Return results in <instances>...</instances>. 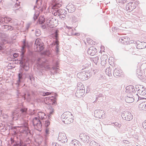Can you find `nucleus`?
Returning <instances> with one entry per match:
<instances>
[{"mask_svg": "<svg viewBox=\"0 0 146 146\" xmlns=\"http://www.w3.org/2000/svg\"><path fill=\"white\" fill-rule=\"evenodd\" d=\"M77 90L80 89V90H82V89H84L85 90L84 85L82 83L80 82H78L77 84Z\"/></svg>", "mask_w": 146, "mask_h": 146, "instance_id": "obj_35", "label": "nucleus"}, {"mask_svg": "<svg viewBox=\"0 0 146 146\" xmlns=\"http://www.w3.org/2000/svg\"><path fill=\"white\" fill-rule=\"evenodd\" d=\"M55 21L53 18L49 19L47 20L46 21V23L48 26L50 28H52L54 27V21Z\"/></svg>", "mask_w": 146, "mask_h": 146, "instance_id": "obj_24", "label": "nucleus"}, {"mask_svg": "<svg viewBox=\"0 0 146 146\" xmlns=\"http://www.w3.org/2000/svg\"><path fill=\"white\" fill-rule=\"evenodd\" d=\"M7 127V130L8 129L9 130H10L11 129L13 131V132H14V133L15 134H17V132L15 130V129H16L17 128V126H12L11 125H6Z\"/></svg>", "mask_w": 146, "mask_h": 146, "instance_id": "obj_31", "label": "nucleus"}, {"mask_svg": "<svg viewBox=\"0 0 146 146\" xmlns=\"http://www.w3.org/2000/svg\"><path fill=\"white\" fill-rule=\"evenodd\" d=\"M136 47L138 49H142L145 48L146 47V42H141L139 41L137 42Z\"/></svg>", "mask_w": 146, "mask_h": 146, "instance_id": "obj_20", "label": "nucleus"}, {"mask_svg": "<svg viewBox=\"0 0 146 146\" xmlns=\"http://www.w3.org/2000/svg\"><path fill=\"white\" fill-rule=\"evenodd\" d=\"M35 35L36 36H38L41 34V32L39 29H36L35 31Z\"/></svg>", "mask_w": 146, "mask_h": 146, "instance_id": "obj_38", "label": "nucleus"}, {"mask_svg": "<svg viewBox=\"0 0 146 146\" xmlns=\"http://www.w3.org/2000/svg\"><path fill=\"white\" fill-rule=\"evenodd\" d=\"M80 139L85 143H88L90 141V137L89 136L84 133H82L79 135Z\"/></svg>", "mask_w": 146, "mask_h": 146, "instance_id": "obj_10", "label": "nucleus"}, {"mask_svg": "<svg viewBox=\"0 0 146 146\" xmlns=\"http://www.w3.org/2000/svg\"><path fill=\"white\" fill-rule=\"evenodd\" d=\"M99 145L94 141H91L90 144V146H98Z\"/></svg>", "mask_w": 146, "mask_h": 146, "instance_id": "obj_37", "label": "nucleus"}, {"mask_svg": "<svg viewBox=\"0 0 146 146\" xmlns=\"http://www.w3.org/2000/svg\"><path fill=\"white\" fill-rule=\"evenodd\" d=\"M50 100L52 103V106H50L49 108V113L47 115L48 118L50 119V116L52 115L54 112V111L55 110V108L54 107L57 104L56 102V97H54L53 99H50V98L49 97H46L44 99V101L46 100Z\"/></svg>", "mask_w": 146, "mask_h": 146, "instance_id": "obj_3", "label": "nucleus"}, {"mask_svg": "<svg viewBox=\"0 0 146 146\" xmlns=\"http://www.w3.org/2000/svg\"><path fill=\"white\" fill-rule=\"evenodd\" d=\"M38 115L39 119L42 120L43 121H44V120H45L47 118V115L44 112H39L38 113Z\"/></svg>", "mask_w": 146, "mask_h": 146, "instance_id": "obj_25", "label": "nucleus"}, {"mask_svg": "<svg viewBox=\"0 0 146 146\" xmlns=\"http://www.w3.org/2000/svg\"><path fill=\"white\" fill-rule=\"evenodd\" d=\"M33 123L35 128L39 131L42 130V122L38 117H35L33 120Z\"/></svg>", "mask_w": 146, "mask_h": 146, "instance_id": "obj_4", "label": "nucleus"}, {"mask_svg": "<svg viewBox=\"0 0 146 146\" xmlns=\"http://www.w3.org/2000/svg\"><path fill=\"white\" fill-rule=\"evenodd\" d=\"M52 69L56 71V72L58 71V70H59V69L57 67H53L52 68Z\"/></svg>", "mask_w": 146, "mask_h": 146, "instance_id": "obj_57", "label": "nucleus"}, {"mask_svg": "<svg viewBox=\"0 0 146 146\" xmlns=\"http://www.w3.org/2000/svg\"><path fill=\"white\" fill-rule=\"evenodd\" d=\"M6 22L4 18H2L0 19V25H3Z\"/></svg>", "mask_w": 146, "mask_h": 146, "instance_id": "obj_42", "label": "nucleus"}, {"mask_svg": "<svg viewBox=\"0 0 146 146\" xmlns=\"http://www.w3.org/2000/svg\"><path fill=\"white\" fill-rule=\"evenodd\" d=\"M52 36L55 39V40L53 41V44L54 45H56L55 50L56 53H58L59 51V42L58 40V31H56Z\"/></svg>", "mask_w": 146, "mask_h": 146, "instance_id": "obj_7", "label": "nucleus"}, {"mask_svg": "<svg viewBox=\"0 0 146 146\" xmlns=\"http://www.w3.org/2000/svg\"><path fill=\"white\" fill-rule=\"evenodd\" d=\"M119 29L117 27H113L112 28V30L113 32H116L119 30Z\"/></svg>", "mask_w": 146, "mask_h": 146, "instance_id": "obj_45", "label": "nucleus"}, {"mask_svg": "<svg viewBox=\"0 0 146 146\" xmlns=\"http://www.w3.org/2000/svg\"><path fill=\"white\" fill-rule=\"evenodd\" d=\"M129 38L127 36L122 37L121 38L119 39V41L125 45H127L129 43Z\"/></svg>", "mask_w": 146, "mask_h": 146, "instance_id": "obj_19", "label": "nucleus"}, {"mask_svg": "<svg viewBox=\"0 0 146 146\" xmlns=\"http://www.w3.org/2000/svg\"><path fill=\"white\" fill-rule=\"evenodd\" d=\"M107 59V56L106 55H104L102 56L101 58V64H102L104 63L105 64L106 62V60Z\"/></svg>", "mask_w": 146, "mask_h": 146, "instance_id": "obj_34", "label": "nucleus"}, {"mask_svg": "<svg viewBox=\"0 0 146 146\" xmlns=\"http://www.w3.org/2000/svg\"><path fill=\"white\" fill-rule=\"evenodd\" d=\"M4 49V48L3 47V45L2 44H0V51Z\"/></svg>", "mask_w": 146, "mask_h": 146, "instance_id": "obj_59", "label": "nucleus"}, {"mask_svg": "<svg viewBox=\"0 0 146 146\" xmlns=\"http://www.w3.org/2000/svg\"><path fill=\"white\" fill-rule=\"evenodd\" d=\"M44 19L42 21H41L40 20V19H39V23L40 24H42L44 23Z\"/></svg>", "mask_w": 146, "mask_h": 146, "instance_id": "obj_61", "label": "nucleus"}, {"mask_svg": "<svg viewBox=\"0 0 146 146\" xmlns=\"http://www.w3.org/2000/svg\"><path fill=\"white\" fill-rule=\"evenodd\" d=\"M3 131H5L7 130V127L6 125H5L3 128L1 129Z\"/></svg>", "mask_w": 146, "mask_h": 146, "instance_id": "obj_54", "label": "nucleus"}, {"mask_svg": "<svg viewBox=\"0 0 146 146\" xmlns=\"http://www.w3.org/2000/svg\"><path fill=\"white\" fill-rule=\"evenodd\" d=\"M23 48H22V52L21 54V59L20 63L22 65L23 69L25 71H27L29 69V67L26 64L25 57L24 55L25 51H24Z\"/></svg>", "mask_w": 146, "mask_h": 146, "instance_id": "obj_5", "label": "nucleus"}, {"mask_svg": "<svg viewBox=\"0 0 146 146\" xmlns=\"http://www.w3.org/2000/svg\"><path fill=\"white\" fill-rule=\"evenodd\" d=\"M70 144L71 146H82L81 143L76 139L72 140L70 143Z\"/></svg>", "mask_w": 146, "mask_h": 146, "instance_id": "obj_26", "label": "nucleus"}, {"mask_svg": "<svg viewBox=\"0 0 146 146\" xmlns=\"http://www.w3.org/2000/svg\"><path fill=\"white\" fill-rule=\"evenodd\" d=\"M85 93V90L78 89L75 93L76 96L78 98H81L84 95Z\"/></svg>", "mask_w": 146, "mask_h": 146, "instance_id": "obj_21", "label": "nucleus"}, {"mask_svg": "<svg viewBox=\"0 0 146 146\" xmlns=\"http://www.w3.org/2000/svg\"><path fill=\"white\" fill-rule=\"evenodd\" d=\"M49 129L47 127L46 128L45 130V132L46 135H48L49 133Z\"/></svg>", "mask_w": 146, "mask_h": 146, "instance_id": "obj_55", "label": "nucleus"}, {"mask_svg": "<svg viewBox=\"0 0 146 146\" xmlns=\"http://www.w3.org/2000/svg\"><path fill=\"white\" fill-rule=\"evenodd\" d=\"M14 146H23L21 143V142H15V144H13Z\"/></svg>", "mask_w": 146, "mask_h": 146, "instance_id": "obj_47", "label": "nucleus"}, {"mask_svg": "<svg viewBox=\"0 0 146 146\" xmlns=\"http://www.w3.org/2000/svg\"><path fill=\"white\" fill-rule=\"evenodd\" d=\"M38 40H36L34 45V48L35 51L40 52L44 49L43 46L41 44L38 43Z\"/></svg>", "mask_w": 146, "mask_h": 146, "instance_id": "obj_13", "label": "nucleus"}, {"mask_svg": "<svg viewBox=\"0 0 146 146\" xmlns=\"http://www.w3.org/2000/svg\"><path fill=\"white\" fill-rule=\"evenodd\" d=\"M138 93L141 95H145L146 94V90L145 88H144V87H143V88L140 90L139 89L138 90Z\"/></svg>", "mask_w": 146, "mask_h": 146, "instance_id": "obj_30", "label": "nucleus"}, {"mask_svg": "<svg viewBox=\"0 0 146 146\" xmlns=\"http://www.w3.org/2000/svg\"><path fill=\"white\" fill-rule=\"evenodd\" d=\"M13 56L15 58H16L18 56V54L17 53H15L13 54Z\"/></svg>", "mask_w": 146, "mask_h": 146, "instance_id": "obj_60", "label": "nucleus"}, {"mask_svg": "<svg viewBox=\"0 0 146 146\" xmlns=\"http://www.w3.org/2000/svg\"><path fill=\"white\" fill-rule=\"evenodd\" d=\"M23 47H22V48H21V53L22 52V48H24L25 47H26V46H27V45H26V40H24L23 41ZM24 49V51H25V52H24V53H25V50L24 49Z\"/></svg>", "mask_w": 146, "mask_h": 146, "instance_id": "obj_46", "label": "nucleus"}, {"mask_svg": "<svg viewBox=\"0 0 146 146\" xmlns=\"http://www.w3.org/2000/svg\"><path fill=\"white\" fill-rule=\"evenodd\" d=\"M52 14L55 16L58 17L60 15L66 14L67 11L64 9H60L54 10L52 12Z\"/></svg>", "mask_w": 146, "mask_h": 146, "instance_id": "obj_11", "label": "nucleus"}, {"mask_svg": "<svg viewBox=\"0 0 146 146\" xmlns=\"http://www.w3.org/2000/svg\"><path fill=\"white\" fill-rule=\"evenodd\" d=\"M27 108L22 107L19 110H15L12 113V119L14 120H16L19 119H22L27 114Z\"/></svg>", "mask_w": 146, "mask_h": 146, "instance_id": "obj_1", "label": "nucleus"}, {"mask_svg": "<svg viewBox=\"0 0 146 146\" xmlns=\"http://www.w3.org/2000/svg\"><path fill=\"white\" fill-rule=\"evenodd\" d=\"M66 9H67L68 12L70 13L74 12L75 9L74 6L71 3H69L66 6Z\"/></svg>", "mask_w": 146, "mask_h": 146, "instance_id": "obj_23", "label": "nucleus"}, {"mask_svg": "<svg viewBox=\"0 0 146 146\" xmlns=\"http://www.w3.org/2000/svg\"><path fill=\"white\" fill-rule=\"evenodd\" d=\"M43 122H44L45 126L46 128L50 124V122L49 121V120H46L45 121H44Z\"/></svg>", "mask_w": 146, "mask_h": 146, "instance_id": "obj_39", "label": "nucleus"}, {"mask_svg": "<svg viewBox=\"0 0 146 146\" xmlns=\"http://www.w3.org/2000/svg\"><path fill=\"white\" fill-rule=\"evenodd\" d=\"M62 121L65 124H69L73 121V116L69 111L64 112L61 116Z\"/></svg>", "mask_w": 146, "mask_h": 146, "instance_id": "obj_2", "label": "nucleus"}, {"mask_svg": "<svg viewBox=\"0 0 146 146\" xmlns=\"http://www.w3.org/2000/svg\"><path fill=\"white\" fill-rule=\"evenodd\" d=\"M111 70L110 68H107L105 71L106 73V74L109 76H110L111 75Z\"/></svg>", "mask_w": 146, "mask_h": 146, "instance_id": "obj_36", "label": "nucleus"}, {"mask_svg": "<svg viewBox=\"0 0 146 146\" xmlns=\"http://www.w3.org/2000/svg\"><path fill=\"white\" fill-rule=\"evenodd\" d=\"M121 72L118 69L115 68L114 70L113 74L115 77L116 76H119L121 75Z\"/></svg>", "mask_w": 146, "mask_h": 146, "instance_id": "obj_33", "label": "nucleus"}, {"mask_svg": "<svg viewBox=\"0 0 146 146\" xmlns=\"http://www.w3.org/2000/svg\"><path fill=\"white\" fill-rule=\"evenodd\" d=\"M2 29L4 31H7L8 30H7L8 28V25H3L2 26Z\"/></svg>", "mask_w": 146, "mask_h": 146, "instance_id": "obj_43", "label": "nucleus"}, {"mask_svg": "<svg viewBox=\"0 0 146 146\" xmlns=\"http://www.w3.org/2000/svg\"><path fill=\"white\" fill-rule=\"evenodd\" d=\"M26 74L23 73L22 72H20L18 74V80H17L16 84L17 85V87L18 88L20 86V84L23 82L25 78V75Z\"/></svg>", "mask_w": 146, "mask_h": 146, "instance_id": "obj_9", "label": "nucleus"}, {"mask_svg": "<svg viewBox=\"0 0 146 146\" xmlns=\"http://www.w3.org/2000/svg\"><path fill=\"white\" fill-rule=\"evenodd\" d=\"M55 2L53 3L52 7V9L55 10L58 9H57L60 7L62 3V2L61 0H58L56 1V0H54Z\"/></svg>", "mask_w": 146, "mask_h": 146, "instance_id": "obj_18", "label": "nucleus"}, {"mask_svg": "<svg viewBox=\"0 0 146 146\" xmlns=\"http://www.w3.org/2000/svg\"><path fill=\"white\" fill-rule=\"evenodd\" d=\"M104 111L102 110H96L94 111V116L98 118H103Z\"/></svg>", "mask_w": 146, "mask_h": 146, "instance_id": "obj_14", "label": "nucleus"}, {"mask_svg": "<svg viewBox=\"0 0 146 146\" xmlns=\"http://www.w3.org/2000/svg\"><path fill=\"white\" fill-rule=\"evenodd\" d=\"M139 107L140 110L146 111V101H143L140 104Z\"/></svg>", "mask_w": 146, "mask_h": 146, "instance_id": "obj_27", "label": "nucleus"}, {"mask_svg": "<svg viewBox=\"0 0 146 146\" xmlns=\"http://www.w3.org/2000/svg\"><path fill=\"white\" fill-rule=\"evenodd\" d=\"M42 29H47L46 27V26L44 25H43L42 26Z\"/></svg>", "mask_w": 146, "mask_h": 146, "instance_id": "obj_63", "label": "nucleus"}, {"mask_svg": "<svg viewBox=\"0 0 146 146\" xmlns=\"http://www.w3.org/2000/svg\"><path fill=\"white\" fill-rule=\"evenodd\" d=\"M123 142L124 143H125L127 144H128L129 143V141L127 140H123Z\"/></svg>", "mask_w": 146, "mask_h": 146, "instance_id": "obj_62", "label": "nucleus"}, {"mask_svg": "<svg viewBox=\"0 0 146 146\" xmlns=\"http://www.w3.org/2000/svg\"><path fill=\"white\" fill-rule=\"evenodd\" d=\"M59 141H61L62 143H66L68 141L67 137L64 133H60L58 137Z\"/></svg>", "mask_w": 146, "mask_h": 146, "instance_id": "obj_12", "label": "nucleus"}, {"mask_svg": "<svg viewBox=\"0 0 146 146\" xmlns=\"http://www.w3.org/2000/svg\"><path fill=\"white\" fill-rule=\"evenodd\" d=\"M50 94V93L47 92H46L44 93L43 94V96H48Z\"/></svg>", "mask_w": 146, "mask_h": 146, "instance_id": "obj_58", "label": "nucleus"}, {"mask_svg": "<svg viewBox=\"0 0 146 146\" xmlns=\"http://www.w3.org/2000/svg\"><path fill=\"white\" fill-rule=\"evenodd\" d=\"M126 92L129 93H131L132 96L133 95H137V93L136 94V90L134 88V87L132 85H130L127 86L126 88Z\"/></svg>", "mask_w": 146, "mask_h": 146, "instance_id": "obj_16", "label": "nucleus"}, {"mask_svg": "<svg viewBox=\"0 0 146 146\" xmlns=\"http://www.w3.org/2000/svg\"><path fill=\"white\" fill-rule=\"evenodd\" d=\"M142 125L143 128L146 130V120L143 122Z\"/></svg>", "mask_w": 146, "mask_h": 146, "instance_id": "obj_50", "label": "nucleus"}, {"mask_svg": "<svg viewBox=\"0 0 146 146\" xmlns=\"http://www.w3.org/2000/svg\"><path fill=\"white\" fill-rule=\"evenodd\" d=\"M14 29V27L11 26H9L8 25V28L7 30L8 31L9 30L10 31H11L13 30Z\"/></svg>", "mask_w": 146, "mask_h": 146, "instance_id": "obj_53", "label": "nucleus"}, {"mask_svg": "<svg viewBox=\"0 0 146 146\" xmlns=\"http://www.w3.org/2000/svg\"><path fill=\"white\" fill-rule=\"evenodd\" d=\"M141 70L139 68L137 69L136 70V76L140 79L143 78V76H142V74L141 72Z\"/></svg>", "mask_w": 146, "mask_h": 146, "instance_id": "obj_32", "label": "nucleus"}, {"mask_svg": "<svg viewBox=\"0 0 146 146\" xmlns=\"http://www.w3.org/2000/svg\"><path fill=\"white\" fill-rule=\"evenodd\" d=\"M74 35H76V36H79V35L80 34H79V33H75Z\"/></svg>", "mask_w": 146, "mask_h": 146, "instance_id": "obj_64", "label": "nucleus"}, {"mask_svg": "<svg viewBox=\"0 0 146 146\" xmlns=\"http://www.w3.org/2000/svg\"><path fill=\"white\" fill-rule=\"evenodd\" d=\"M80 78H81L83 80H87L88 79L89 77H90V73L88 72H82L80 74Z\"/></svg>", "mask_w": 146, "mask_h": 146, "instance_id": "obj_17", "label": "nucleus"}, {"mask_svg": "<svg viewBox=\"0 0 146 146\" xmlns=\"http://www.w3.org/2000/svg\"><path fill=\"white\" fill-rule=\"evenodd\" d=\"M6 23H8L11 20V18L9 17H4Z\"/></svg>", "mask_w": 146, "mask_h": 146, "instance_id": "obj_41", "label": "nucleus"}, {"mask_svg": "<svg viewBox=\"0 0 146 146\" xmlns=\"http://www.w3.org/2000/svg\"><path fill=\"white\" fill-rule=\"evenodd\" d=\"M28 125L27 123L25 122L23 125L20 126L21 128L19 130L20 132L27 135H31V134L30 130L29 129Z\"/></svg>", "mask_w": 146, "mask_h": 146, "instance_id": "obj_6", "label": "nucleus"}, {"mask_svg": "<svg viewBox=\"0 0 146 146\" xmlns=\"http://www.w3.org/2000/svg\"><path fill=\"white\" fill-rule=\"evenodd\" d=\"M99 59V57L98 56H96V57L93 58V61L97 65V64Z\"/></svg>", "mask_w": 146, "mask_h": 146, "instance_id": "obj_40", "label": "nucleus"}, {"mask_svg": "<svg viewBox=\"0 0 146 146\" xmlns=\"http://www.w3.org/2000/svg\"><path fill=\"white\" fill-rule=\"evenodd\" d=\"M125 46V50L126 51H128L131 49V46L129 44L128 45L127 44Z\"/></svg>", "mask_w": 146, "mask_h": 146, "instance_id": "obj_48", "label": "nucleus"}, {"mask_svg": "<svg viewBox=\"0 0 146 146\" xmlns=\"http://www.w3.org/2000/svg\"><path fill=\"white\" fill-rule=\"evenodd\" d=\"M38 15V14L35 13L33 17V19L34 21H35L37 18Z\"/></svg>", "mask_w": 146, "mask_h": 146, "instance_id": "obj_51", "label": "nucleus"}, {"mask_svg": "<svg viewBox=\"0 0 146 146\" xmlns=\"http://www.w3.org/2000/svg\"><path fill=\"white\" fill-rule=\"evenodd\" d=\"M11 141L12 144L13 145V144H15V141L12 138H11Z\"/></svg>", "mask_w": 146, "mask_h": 146, "instance_id": "obj_56", "label": "nucleus"}, {"mask_svg": "<svg viewBox=\"0 0 146 146\" xmlns=\"http://www.w3.org/2000/svg\"><path fill=\"white\" fill-rule=\"evenodd\" d=\"M66 14H64L62 15H60L59 16L60 18H61V19H62L63 20H64V19H65L66 17Z\"/></svg>", "mask_w": 146, "mask_h": 146, "instance_id": "obj_52", "label": "nucleus"}, {"mask_svg": "<svg viewBox=\"0 0 146 146\" xmlns=\"http://www.w3.org/2000/svg\"><path fill=\"white\" fill-rule=\"evenodd\" d=\"M121 115L123 119L126 121H130L133 118V115L130 112L126 111L122 112Z\"/></svg>", "mask_w": 146, "mask_h": 146, "instance_id": "obj_8", "label": "nucleus"}, {"mask_svg": "<svg viewBox=\"0 0 146 146\" xmlns=\"http://www.w3.org/2000/svg\"><path fill=\"white\" fill-rule=\"evenodd\" d=\"M113 124L114 125L115 127H117L118 128H119L121 126V125L118 123L117 122H115V123H113Z\"/></svg>", "mask_w": 146, "mask_h": 146, "instance_id": "obj_49", "label": "nucleus"}, {"mask_svg": "<svg viewBox=\"0 0 146 146\" xmlns=\"http://www.w3.org/2000/svg\"><path fill=\"white\" fill-rule=\"evenodd\" d=\"M97 52V49L94 47H90L88 50V54L91 56L94 55Z\"/></svg>", "mask_w": 146, "mask_h": 146, "instance_id": "obj_22", "label": "nucleus"}, {"mask_svg": "<svg viewBox=\"0 0 146 146\" xmlns=\"http://www.w3.org/2000/svg\"><path fill=\"white\" fill-rule=\"evenodd\" d=\"M143 88L142 86L141 85H137L135 86V88L136 90L137 91H138V89L140 90L142 88Z\"/></svg>", "mask_w": 146, "mask_h": 146, "instance_id": "obj_44", "label": "nucleus"}, {"mask_svg": "<svg viewBox=\"0 0 146 146\" xmlns=\"http://www.w3.org/2000/svg\"><path fill=\"white\" fill-rule=\"evenodd\" d=\"M25 78H27L29 79L30 81L32 83H34L35 80V78L33 77V75L31 74H25Z\"/></svg>", "mask_w": 146, "mask_h": 146, "instance_id": "obj_29", "label": "nucleus"}, {"mask_svg": "<svg viewBox=\"0 0 146 146\" xmlns=\"http://www.w3.org/2000/svg\"><path fill=\"white\" fill-rule=\"evenodd\" d=\"M133 96L131 95L130 96H127L125 98V101L128 103H130L134 101V99L133 98Z\"/></svg>", "mask_w": 146, "mask_h": 146, "instance_id": "obj_28", "label": "nucleus"}, {"mask_svg": "<svg viewBox=\"0 0 146 146\" xmlns=\"http://www.w3.org/2000/svg\"><path fill=\"white\" fill-rule=\"evenodd\" d=\"M137 6V4L135 3L130 2L127 4L126 8L129 11H131L135 9Z\"/></svg>", "mask_w": 146, "mask_h": 146, "instance_id": "obj_15", "label": "nucleus"}]
</instances>
